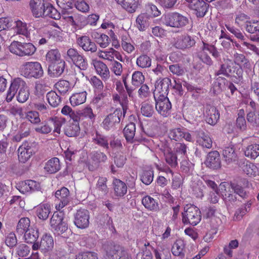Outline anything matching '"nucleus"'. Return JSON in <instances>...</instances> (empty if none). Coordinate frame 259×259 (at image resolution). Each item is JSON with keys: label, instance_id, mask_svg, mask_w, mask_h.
Segmentation results:
<instances>
[{"label": "nucleus", "instance_id": "4", "mask_svg": "<svg viewBox=\"0 0 259 259\" xmlns=\"http://www.w3.org/2000/svg\"><path fill=\"white\" fill-rule=\"evenodd\" d=\"M182 222L184 224H190L192 226L197 225L201 219L200 210L194 205L185 208L184 212L182 213Z\"/></svg>", "mask_w": 259, "mask_h": 259}, {"label": "nucleus", "instance_id": "19", "mask_svg": "<svg viewBox=\"0 0 259 259\" xmlns=\"http://www.w3.org/2000/svg\"><path fill=\"white\" fill-rule=\"evenodd\" d=\"M47 4L44 0H30L29 7L33 16L35 18L41 17Z\"/></svg>", "mask_w": 259, "mask_h": 259}, {"label": "nucleus", "instance_id": "41", "mask_svg": "<svg viewBox=\"0 0 259 259\" xmlns=\"http://www.w3.org/2000/svg\"><path fill=\"white\" fill-rule=\"evenodd\" d=\"M142 204L147 209L152 211L159 210L158 202L150 196L144 197L142 200Z\"/></svg>", "mask_w": 259, "mask_h": 259}, {"label": "nucleus", "instance_id": "44", "mask_svg": "<svg viewBox=\"0 0 259 259\" xmlns=\"http://www.w3.org/2000/svg\"><path fill=\"white\" fill-rule=\"evenodd\" d=\"M79 111L82 120L87 119L89 120L90 125L93 124L96 115L94 114L93 110L90 107H86Z\"/></svg>", "mask_w": 259, "mask_h": 259}, {"label": "nucleus", "instance_id": "8", "mask_svg": "<svg viewBox=\"0 0 259 259\" xmlns=\"http://www.w3.org/2000/svg\"><path fill=\"white\" fill-rule=\"evenodd\" d=\"M170 84L171 79L168 77L157 80L155 83V90L153 92L154 97H167Z\"/></svg>", "mask_w": 259, "mask_h": 259}, {"label": "nucleus", "instance_id": "26", "mask_svg": "<svg viewBox=\"0 0 259 259\" xmlns=\"http://www.w3.org/2000/svg\"><path fill=\"white\" fill-rule=\"evenodd\" d=\"M77 44L85 51H90L92 53L96 52L97 47L95 42L91 41L87 36H82L77 39Z\"/></svg>", "mask_w": 259, "mask_h": 259}, {"label": "nucleus", "instance_id": "6", "mask_svg": "<svg viewBox=\"0 0 259 259\" xmlns=\"http://www.w3.org/2000/svg\"><path fill=\"white\" fill-rule=\"evenodd\" d=\"M123 111L120 108H117L108 114L102 122L103 127L107 131L114 128L120 122Z\"/></svg>", "mask_w": 259, "mask_h": 259}, {"label": "nucleus", "instance_id": "39", "mask_svg": "<svg viewBox=\"0 0 259 259\" xmlns=\"http://www.w3.org/2000/svg\"><path fill=\"white\" fill-rule=\"evenodd\" d=\"M30 227V221L28 218H22L19 221L17 227L16 232L20 235H23Z\"/></svg>", "mask_w": 259, "mask_h": 259}, {"label": "nucleus", "instance_id": "57", "mask_svg": "<svg viewBox=\"0 0 259 259\" xmlns=\"http://www.w3.org/2000/svg\"><path fill=\"white\" fill-rule=\"evenodd\" d=\"M226 185H227V183H221L219 185V189H218L217 188V190H218V192H220L224 199H228L230 201H234L235 200H236V198L233 194H227L226 193H225L226 192L227 188Z\"/></svg>", "mask_w": 259, "mask_h": 259}, {"label": "nucleus", "instance_id": "35", "mask_svg": "<svg viewBox=\"0 0 259 259\" xmlns=\"http://www.w3.org/2000/svg\"><path fill=\"white\" fill-rule=\"evenodd\" d=\"M41 14V17H50L57 20L60 18V13L52 5L48 3Z\"/></svg>", "mask_w": 259, "mask_h": 259}, {"label": "nucleus", "instance_id": "3", "mask_svg": "<svg viewBox=\"0 0 259 259\" xmlns=\"http://www.w3.org/2000/svg\"><path fill=\"white\" fill-rule=\"evenodd\" d=\"M21 74L27 78L41 77L44 71L41 64L38 62H26L21 67Z\"/></svg>", "mask_w": 259, "mask_h": 259}, {"label": "nucleus", "instance_id": "31", "mask_svg": "<svg viewBox=\"0 0 259 259\" xmlns=\"http://www.w3.org/2000/svg\"><path fill=\"white\" fill-rule=\"evenodd\" d=\"M222 155L224 160L227 164L232 163L237 159V154L235 148L232 145L225 147L223 150Z\"/></svg>", "mask_w": 259, "mask_h": 259}, {"label": "nucleus", "instance_id": "48", "mask_svg": "<svg viewBox=\"0 0 259 259\" xmlns=\"http://www.w3.org/2000/svg\"><path fill=\"white\" fill-rule=\"evenodd\" d=\"M49 121L50 122L51 126L53 125L54 130L53 133L55 136L59 135L61 133V128L65 122V120L63 118H58L57 117H51L49 119Z\"/></svg>", "mask_w": 259, "mask_h": 259}, {"label": "nucleus", "instance_id": "63", "mask_svg": "<svg viewBox=\"0 0 259 259\" xmlns=\"http://www.w3.org/2000/svg\"><path fill=\"white\" fill-rule=\"evenodd\" d=\"M184 128H175L169 130L168 132V137L171 140L176 141L182 140V134H183Z\"/></svg>", "mask_w": 259, "mask_h": 259}, {"label": "nucleus", "instance_id": "22", "mask_svg": "<svg viewBox=\"0 0 259 259\" xmlns=\"http://www.w3.org/2000/svg\"><path fill=\"white\" fill-rule=\"evenodd\" d=\"M92 142L106 150L109 149L108 137L95 131L91 135Z\"/></svg>", "mask_w": 259, "mask_h": 259}, {"label": "nucleus", "instance_id": "14", "mask_svg": "<svg viewBox=\"0 0 259 259\" xmlns=\"http://www.w3.org/2000/svg\"><path fill=\"white\" fill-rule=\"evenodd\" d=\"M27 87V85L25 82L23 80L20 78H17L14 79L11 84V85L9 89V90L7 92L6 100L7 102H11L16 93L19 91H20V90H22L25 87Z\"/></svg>", "mask_w": 259, "mask_h": 259}, {"label": "nucleus", "instance_id": "38", "mask_svg": "<svg viewBox=\"0 0 259 259\" xmlns=\"http://www.w3.org/2000/svg\"><path fill=\"white\" fill-rule=\"evenodd\" d=\"M23 234L25 241L27 243H35L39 236L38 229L34 227H30Z\"/></svg>", "mask_w": 259, "mask_h": 259}, {"label": "nucleus", "instance_id": "29", "mask_svg": "<svg viewBox=\"0 0 259 259\" xmlns=\"http://www.w3.org/2000/svg\"><path fill=\"white\" fill-rule=\"evenodd\" d=\"M114 193L116 196L123 197L127 192V186L125 183L119 179H115L113 181Z\"/></svg>", "mask_w": 259, "mask_h": 259}, {"label": "nucleus", "instance_id": "33", "mask_svg": "<svg viewBox=\"0 0 259 259\" xmlns=\"http://www.w3.org/2000/svg\"><path fill=\"white\" fill-rule=\"evenodd\" d=\"M92 37L95 39L96 42L102 48H106L110 43L109 37L103 33H98L94 31L92 33Z\"/></svg>", "mask_w": 259, "mask_h": 259}, {"label": "nucleus", "instance_id": "34", "mask_svg": "<svg viewBox=\"0 0 259 259\" xmlns=\"http://www.w3.org/2000/svg\"><path fill=\"white\" fill-rule=\"evenodd\" d=\"M235 69L231 61H229V63L226 62L221 65L220 69L215 73V74L217 75L223 74L226 76L234 75Z\"/></svg>", "mask_w": 259, "mask_h": 259}, {"label": "nucleus", "instance_id": "2", "mask_svg": "<svg viewBox=\"0 0 259 259\" xmlns=\"http://www.w3.org/2000/svg\"><path fill=\"white\" fill-rule=\"evenodd\" d=\"M10 51L19 56H30L36 51V48L31 43L14 41L9 47Z\"/></svg>", "mask_w": 259, "mask_h": 259}, {"label": "nucleus", "instance_id": "56", "mask_svg": "<svg viewBox=\"0 0 259 259\" xmlns=\"http://www.w3.org/2000/svg\"><path fill=\"white\" fill-rule=\"evenodd\" d=\"M25 118L33 124H37L41 121L38 112L35 111H29L26 112Z\"/></svg>", "mask_w": 259, "mask_h": 259}, {"label": "nucleus", "instance_id": "23", "mask_svg": "<svg viewBox=\"0 0 259 259\" xmlns=\"http://www.w3.org/2000/svg\"><path fill=\"white\" fill-rule=\"evenodd\" d=\"M239 166L243 172L249 177H255L258 174V168L256 165L245 159H241Z\"/></svg>", "mask_w": 259, "mask_h": 259}, {"label": "nucleus", "instance_id": "55", "mask_svg": "<svg viewBox=\"0 0 259 259\" xmlns=\"http://www.w3.org/2000/svg\"><path fill=\"white\" fill-rule=\"evenodd\" d=\"M30 247L25 244H20L16 248V255L19 259L26 257L30 253Z\"/></svg>", "mask_w": 259, "mask_h": 259}, {"label": "nucleus", "instance_id": "11", "mask_svg": "<svg viewBox=\"0 0 259 259\" xmlns=\"http://www.w3.org/2000/svg\"><path fill=\"white\" fill-rule=\"evenodd\" d=\"M189 8L194 11L197 17H204L208 10V5L203 0H186Z\"/></svg>", "mask_w": 259, "mask_h": 259}, {"label": "nucleus", "instance_id": "5", "mask_svg": "<svg viewBox=\"0 0 259 259\" xmlns=\"http://www.w3.org/2000/svg\"><path fill=\"white\" fill-rule=\"evenodd\" d=\"M66 59H70L72 63L81 70H86L88 66V61L84 56L76 49L70 48L67 51Z\"/></svg>", "mask_w": 259, "mask_h": 259}, {"label": "nucleus", "instance_id": "43", "mask_svg": "<svg viewBox=\"0 0 259 259\" xmlns=\"http://www.w3.org/2000/svg\"><path fill=\"white\" fill-rule=\"evenodd\" d=\"M245 155L254 159L259 156V144H253L248 145L244 150Z\"/></svg>", "mask_w": 259, "mask_h": 259}, {"label": "nucleus", "instance_id": "9", "mask_svg": "<svg viewBox=\"0 0 259 259\" xmlns=\"http://www.w3.org/2000/svg\"><path fill=\"white\" fill-rule=\"evenodd\" d=\"M155 101V108L162 116L167 117L170 114L171 103L167 97H154Z\"/></svg>", "mask_w": 259, "mask_h": 259}, {"label": "nucleus", "instance_id": "27", "mask_svg": "<svg viewBox=\"0 0 259 259\" xmlns=\"http://www.w3.org/2000/svg\"><path fill=\"white\" fill-rule=\"evenodd\" d=\"M205 120L207 123L210 125H215L220 119V112L219 110L214 107L211 106L206 110Z\"/></svg>", "mask_w": 259, "mask_h": 259}, {"label": "nucleus", "instance_id": "7", "mask_svg": "<svg viewBox=\"0 0 259 259\" xmlns=\"http://www.w3.org/2000/svg\"><path fill=\"white\" fill-rule=\"evenodd\" d=\"M106 252V259H130L126 250L117 244L110 243Z\"/></svg>", "mask_w": 259, "mask_h": 259}, {"label": "nucleus", "instance_id": "36", "mask_svg": "<svg viewBox=\"0 0 259 259\" xmlns=\"http://www.w3.org/2000/svg\"><path fill=\"white\" fill-rule=\"evenodd\" d=\"M87 95L85 91L73 94L69 99L71 105L76 106L84 103L86 101Z\"/></svg>", "mask_w": 259, "mask_h": 259}, {"label": "nucleus", "instance_id": "16", "mask_svg": "<svg viewBox=\"0 0 259 259\" xmlns=\"http://www.w3.org/2000/svg\"><path fill=\"white\" fill-rule=\"evenodd\" d=\"M195 43V40L193 37L188 34H184L178 36L176 37L174 46L177 49L184 50L193 47Z\"/></svg>", "mask_w": 259, "mask_h": 259}, {"label": "nucleus", "instance_id": "54", "mask_svg": "<svg viewBox=\"0 0 259 259\" xmlns=\"http://www.w3.org/2000/svg\"><path fill=\"white\" fill-rule=\"evenodd\" d=\"M58 6L62 9V15L69 14V10L73 7L72 0H57Z\"/></svg>", "mask_w": 259, "mask_h": 259}, {"label": "nucleus", "instance_id": "20", "mask_svg": "<svg viewBox=\"0 0 259 259\" xmlns=\"http://www.w3.org/2000/svg\"><path fill=\"white\" fill-rule=\"evenodd\" d=\"M93 64L96 72L101 77L103 80L106 81L109 79L110 73L109 68L105 63L100 61L94 60Z\"/></svg>", "mask_w": 259, "mask_h": 259}, {"label": "nucleus", "instance_id": "21", "mask_svg": "<svg viewBox=\"0 0 259 259\" xmlns=\"http://www.w3.org/2000/svg\"><path fill=\"white\" fill-rule=\"evenodd\" d=\"M244 28L248 33L251 34V40L259 41V21L247 22Z\"/></svg>", "mask_w": 259, "mask_h": 259}, {"label": "nucleus", "instance_id": "50", "mask_svg": "<svg viewBox=\"0 0 259 259\" xmlns=\"http://www.w3.org/2000/svg\"><path fill=\"white\" fill-rule=\"evenodd\" d=\"M47 98L50 105L53 107H57L61 102V97L54 91L48 93Z\"/></svg>", "mask_w": 259, "mask_h": 259}, {"label": "nucleus", "instance_id": "52", "mask_svg": "<svg viewBox=\"0 0 259 259\" xmlns=\"http://www.w3.org/2000/svg\"><path fill=\"white\" fill-rule=\"evenodd\" d=\"M56 89L63 95L66 94L71 89L70 84L66 80H61L55 84Z\"/></svg>", "mask_w": 259, "mask_h": 259}, {"label": "nucleus", "instance_id": "18", "mask_svg": "<svg viewBox=\"0 0 259 259\" xmlns=\"http://www.w3.org/2000/svg\"><path fill=\"white\" fill-rule=\"evenodd\" d=\"M106 178L100 177L97 181L95 189L93 191L94 195L99 198L105 197L109 192L107 186Z\"/></svg>", "mask_w": 259, "mask_h": 259}, {"label": "nucleus", "instance_id": "46", "mask_svg": "<svg viewBox=\"0 0 259 259\" xmlns=\"http://www.w3.org/2000/svg\"><path fill=\"white\" fill-rule=\"evenodd\" d=\"M30 133V129L26 123H22L20 125L19 132L14 137V140L19 142L22 139L28 137Z\"/></svg>", "mask_w": 259, "mask_h": 259}, {"label": "nucleus", "instance_id": "60", "mask_svg": "<svg viewBox=\"0 0 259 259\" xmlns=\"http://www.w3.org/2000/svg\"><path fill=\"white\" fill-rule=\"evenodd\" d=\"M153 177V170L150 168L143 171L141 176V180L145 185H149L152 182Z\"/></svg>", "mask_w": 259, "mask_h": 259}, {"label": "nucleus", "instance_id": "13", "mask_svg": "<svg viewBox=\"0 0 259 259\" xmlns=\"http://www.w3.org/2000/svg\"><path fill=\"white\" fill-rule=\"evenodd\" d=\"M54 247V240L52 235L46 233L42 235L40 242L34 243L32 245L33 250H37L38 248L44 252L48 251L52 249Z\"/></svg>", "mask_w": 259, "mask_h": 259}, {"label": "nucleus", "instance_id": "62", "mask_svg": "<svg viewBox=\"0 0 259 259\" xmlns=\"http://www.w3.org/2000/svg\"><path fill=\"white\" fill-rule=\"evenodd\" d=\"M247 121L254 127H259V111H249L246 116Z\"/></svg>", "mask_w": 259, "mask_h": 259}, {"label": "nucleus", "instance_id": "15", "mask_svg": "<svg viewBox=\"0 0 259 259\" xmlns=\"http://www.w3.org/2000/svg\"><path fill=\"white\" fill-rule=\"evenodd\" d=\"M233 60L234 63L240 67V68L236 70L235 73L238 77L242 75V69H250L251 68L250 62L242 54L235 53L233 55Z\"/></svg>", "mask_w": 259, "mask_h": 259}, {"label": "nucleus", "instance_id": "37", "mask_svg": "<svg viewBox=\"0 0 259 259\" xmlns=\"http://www.w3.org/2000/svg\"><path fill=\"white\" fill-rule=\"evenodd\" d=\"M44 168L50 174L57 172L60 169L59 159L57 157L51 159L46 163Z\"/></svg>", "mask_w": 259, "mask_h": 259}, {"label": "nucleus", "instance_id": "28", "mask_svg": "<svg viewBox=\"0 0 259 259\" xmlns=\"http://www.w3.org/2000/svg\"><path fill=\"white\" fill-rule=\"evenodd\" d=\"M65 62L64 60L51 64L48 67V72L53 77H58L63 72Z\"/></svg>", "mask_w": 259, "mask_h": 259}, {"label": "nucleus", "instance_id": "49", "mask_svg": "<svg viewBox=\"0 0 259 259\" xmlns=\"http://www.w3.org/2000/svg\"><path fill=\"white\" fill-rule=\"evenodd\" d=\"M46 60L52 63H56L62 61L61 59V54L57 49H52L47 53Z\"/></svg>", "mask_w": 259, "mask_h": 259}, {"label": "nucleus", "instance_id": "40", "mask_svg": "<svg viewBox=\"0 0 259 259\" xmlns=\"http://www.w3.org/2000/svg\"><path fill=\"white\" fill-rule=\"evenodd\" d=\"M79 132L80 127L78 122L73 123V122H70L64 128L65 134L69 137L77 136L79 134Z\"/></svg>", "mask_w": 259, "mask_h": 259}, {"label": "nucleus", "instance_id": "47", "mask_svg": "<svg viewBox=\"0 0 259 259\" xmlns=\"http://www.w3.org/2000/svg\"><path fill=\"white\" fill-rule=\"evenodd\" d=\"M139 5V0H124L121 6L127 12L133 13L136 12Z\"/></svg>", "mask_w": 259, "mask_h": 259}, {"label": "nucleus", "instance_id": "25", "mask_svg": "<svg viewBox=\"0 0 259 259\" xmlns=\"http://www.w3.org/2000/svg\"><path fill=\"white\" fill-rule=\"evenodd\" d=\"M151 16L147 13L139 14L136 18V24L137 28L141 31H144L149 26Z\"/></svg>", "mask_w": 259, "mask_h": 259}, {"label": "nucleus", "instance_id": "12", "mask_svg": "<svg viewBox=\"0 0 259 259\" xmlns=\"http://www.w3.org/2000/svg\"><path fill=\"white\" fill-rule=\"evenodd\" d=\"M90 215L88 210L80 209L77 211L74 215V223L75 226L80 229H85L89 225Z\"/></svg>", "mask_w": 259, "mask_h": 259}, {"label": "nucleus", "instance_id": "32", "mask_svg": "<svg viewBox=\"0 0 259 259\" xmlns=\"http://www.w3.org/2000/svg\"><path fill=\"white\" fill-rule=\"evenodd\" d=\"M185 245L184 240L182 239L177 240L171 248V252L173 255L179 256L181 258H183L185 256Z\"/></svg>", "mask_w": 259, "mask_h": 259}, {"label": "nucleus", "instance_id": "45", "mask_svg": "<svg viewBox=\"0 0 259 259\" xmlns=\"http://www.w3.org/2000/svg\"><path fill=\"white\" fill-rule=\"evenodd\" d=\"M135 132L136 125L133 122L127 124L123 130V134L126 140L130 142H133Z\"/></svg>", "mask_w": 259, "mask_h": 259}, {"label": "nucleus", "instance_id": "17", "mask_svg": "<svg viewBox=\"0 0 259 259\" xmlns=\"http://www.w3.org/2000/svg\"><path fill=\"white\" fill-rule=\"evenodd\" d=\"M196 137V142L203 148L210 149L212 147V141L208 135L202 130L199 129L194 132Z\"/></svg>", "mask_w": 259, "mask_h": 259}, {"label": "nucleus", "instance_id": "51", "mask_svg": "<svg viewBox=\"0 0 259 259\" xmlns=\"http://www.w3.org/2000/svg\"><path fill=\"white\" fill-rule=\"evenodd\" d=\"M136 64L142 68H148L151 65V59L147 55H141L137 58Z\"/></svg>", "mask_w": 259, "mask_h": 259}, {"label": "nucleus", "instance_id": "58", "mask_svg": "<svg viewBox=\"0 0 259 259\" xmlns=\"http://www.w3.org/2000/svg\"><path fill=\"white\" fill-rule=\"evenodd\" d=\"M164 156L166 163L171 167H175L178 165L177 157L173 152L167 150L164 153Z\"/></svg>", "mask_w": 259, "mask_h": 259}, {"label": "nucleus", "instance_id": "10", "mask_svg": "<svg viewBox=\"0 0 259 259\" xmlns=\"http://www.w3.org/2000/svg\"><path fill=\"white\" fill-rule=\"evenodd\" d=\"M55 197L56 201H58L56 206L58 210H60L68 205L71 200L69 191L66 187H62L60 190H58L55 193Z\"/></svg>", "mask_w": 259, "mask_h": 259}, {"label": "nucleus", "instance_id": "1", "mask_svg": "<svg viewBox=\"0 0 259 259\" xmlns=\"http://www.w3.org/2000/svg\"><path fill=\"white\" fill-rule=\"evenodd\" d=\"M162 20L166 26L177 28H183L189 23L187 16L177 12L168 13L163 16Z\"/></svg>", "mask_w": 259, "mask_h": 259}, {"label": "nucleus", "instance_id": "24", "mask_svg": "<svg viewBox=\"0 0 259 259\" xmlns=\"http://www.w3.org/2000/svg\"><path fill=\"white\" fill-rule=\"evenodd\" d=\"M206 164L207 167L213 169L221 167L220 155L217 151H213L208 153Z\"/></svg>", "mask_w": 259, "mask_h": 259}, {"label": "nucleus", "instance_id": "64", "mask_svg": "<svg viewBox=\"0 0 259 259\" xmlns=\"http://www.w3.org/2000/svg\"><path fill=\"white\" fill-rule=\"evenodd\" d=\"M64 214L62 211L55 212L50 220L51 227L56 226L59 224L64 222Z\"/></svg>", "mask_w": 259, "mask_h": 259}, {"label": "nucleus", "instance_id": "42", "mask_svg": "<svg viewBox=\"0 0 259 259\" xmlns=\"http://www.w3.org/2000/svg\"><path fill=\"white\" fill-rule=\"evenodd\" d=\"M51 211L50 206L48 204H40L36 209V214L39 219L46 220Z\"/></svg>", "mask_w": 259, "mask_h": 259}, {"label": "nucleus", "instance_id": "59", "mask_svg": "<svg viewBox=\"0 0 259 259\" xmlns=\"http://www.w3.org/2000/svg\"><path fill=\"white\" fill-rule=\"evenodd\" d=\"M35 131L40 134L47 135L49 134L52 131V127L49 121L43 122L40 125L35 128Z\"/></svg>", "mask_w": 259, "mask_h": 259}, {"label": "nucleus", "instance_id": "53", "mask_svg": "<svg viewBox=\"0 0 259 259\" xmlns=\"http://www.w3.org/2000/svg\"><path fill=\"white\" fill-rule=\"evenodd\" d=\"M145 77L141 71H135L132 74V84L136 87H139L144 83Z\"/></svg>", "mask_w": 259, "mask_h": 259}, {"label": "nucleus", "instance_id": "61", "mask_svg": "<svg viewBox=\"0 0 259 259\" xmlns=\"http://www.w3.org/2000/svg\"><path fill=\"white\" fill-rule=\"evenodd\" d=\"M226 79L224 78H218L213 83V92L214 94H219L225 88Z\"/></svg>", "mask_w": 259, "mask_h": 259}, {"label": "nucleus", "instance_id": "30", "mask_svg": "<svg viewBox=\"0 0 259 259\" xmlns=\"http://www.w3.org/2000/svg\"><path fill=\"white\" fill-rule=\"evenodd\" d=\"M32 155L31 148L28 145H22L18 150V156L20 162L25 163Z\"/></svg>", "mask_w": 259, "mask_h": 259}]
</instances>
